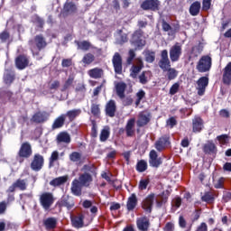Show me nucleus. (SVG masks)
I'll return each instance as SVG.
<instances>
[{"mask_svg": "<svg viewBox=\"0 0 231 231\" xmlns=\"http://www.w3.org/2000/svg\"><path fill=\"white\" fill-rule=\"evenodd\" d=\"M55 203V198L53 197V193L51 192H43L40 196V205H42L44 210H50L51 206Z\"/></svg>", "mask_w": 231, "mask_h": 231, "instance_id": "7", "label": "nucleus"}, {"mask_svg": "<svg viewBox=\"0 0 231 231\" xmlns=\"http://www.w3.org/2000/svg\"><path fill=\"white\" fill-rule=\"evenodd\" d=\"M136 119H134V117L127 120L126 125L125 126L127 138H133V136H134V133H136V130L134 129Z\"/></svg>", "mask_w": 231, "mask_h": 231, "instance_id": "21", "label": "nucleus"}, {"mask_svg": "<svg viewBox=\"0 0 231 231\" xmlns=\"http://www.w3.org/2000/svg\"><path fill=\"white\" fill-rule=\"evenodd\" d=\"M137 228L140 231H147L149 230V226H151V221L147 217H142L137 218L136 220Z\"/></svg>", "mask_w": 231, "mask_h": 231, "instance_id": "22", "label": "nucleus"}, {"mask_svg": "<svg viewBox=\"0 0 231 231\" xmlns=\"http://www.w3.org/2000/svg\"><path fill=\"white\" fill-rule=\"evenodd\" d=\"M161 5L160 0H144L141 4V8L145 12H159Z\"/></svg>", "mask_w": 231, "mask_h": 231, "instance_id": "8", "label": "nucleus"}, {"mask_svg": "<svg viewBox=\"0 0 231 231\" xmlns=\"http://www.w3.org/2000/svg\"><path fill=\"white\" fill-rule=\"evenodd\" d=\"M69 158L71 162L74 163H77V162H80L82 160V153L79 152H72L69 155Z\"/></svg>", "mask_w": 231, "mask_h": 231, "instance_id": "48", "label": "nucleus"}, {"mask_svg": "<svg viewBox=\"0 0 231 231\" xmlns=\"http://www.w3.org/2000/svg\"><path fill=\"white\" fill-rule=\"evenodd\" d=\"M57 160H59V152L53 151L49 158V166L53 167V164L55 162H57Z\"/></svg>", "mask_w": 231, "mask_h": 231, "instance_id": "54", "label": "nucleus"}, {"mask_svg": "<svg viewBox=\"0 0 231 231\" xmlns=\"http://www.w3.org/2000/svg\"><path fill=\"white\" fill-rule=\"evenodd\" d=\"M212 68V57L210 55H203L197 63L196 69L199 73H207Z\"/></svg>", "mask_w": 231, "mask_h": 231, "instance_id": "5", "label": "nucleus"}, {"mask_svg": "<svg viewBox=\"0 0 231 231\" xmlns=\"http://www.w3.org/2000/svg\"><path fill=\"white\" fill-rule=\"evenodd\" d=\"M105 113L106 116L115 118L116 115V101L110 99L105 106Z\"/></svg>", "mask_w": 231, "mask_h": 231, "instance_id": "18", "label": "nucleus"}, {"mask_svg": "<svg viewBox=\"0 0 231 231\" xmlns=\"http://www.w3.org/2000/svg\"><path fill=\"white\" fill-rule=\"evenodd\" d=\"M48 121V113L47 112H36L32 117L31 118V122L34 124H44V122Z\"/></svg>", "mask_w": 231, "mask_h": 231, "instance_id": "23", "label": "nucleus"}, {"mask_svg": "<svg viewBox=\"0 0 231 231\" xmlns=\"http://www.w3.org/2000/svg\"><path fill=\"white\" fill-rule=\"evenodd\" d=\"M178 91H180V83L179 82H176L174 83L171 88H170V91H169V94L170 95H176V93H178Z\"/></svg>", "mask_w": 231, "mask_h": 231, "instance_id": "56", "label": "nucleus"}, {"mask_svg": "<svg viewBox=\"0 0 231 231\" xmlns=\"http://www.w3.org/2000/svg\"><path fill=\"white\" fill-rule=\"evenodd\" d=\"M172 207H175V208H180L181 207V198L176 197L173 199Z\"/></svg>", "mask_w": 231, "mask_h": 231, "instance_id": "64", "label": "nucleus"}, {"mask_svg": "<svg viewBox=\"0 0 231 231\" xmlns=\"http://www.w3.org/2000/svg\"><path fill=\"white\" fill-rule=\"evenodd\" d=\"M63 12L67 15H71V14L77 12V5L73 2H67L63 6Z\"/></svg>", "mask_w": 231, "mask_h": 231, "instance_id": "35", "label": "nucleus"}, {"mask_svg": "<svg viewBox=\"0 0 231 231\" xmlns=\"http://www.w3.org/2000/svg\"><path fill=\"white\" fill-rule=\"evenodd\" d=\"M90 111L93 116H98L100 115V104L93 103Z\"/></svg>", "mask_w": 231, "mask_h": 231, "instance_id": "53", "label": "nucleus"}, {"mask_svg": "<svg viewBox=\"0 0 231 231\" xmlns=\"http://www.w3.org/2000/svg\"><path fill=\"white\" fill-rule=\"evenodd\" d=\"M155 199L156 195L154 193H151L142 201L141 207L146 214L152 213V207L154 206Z\"/></svg>", "mask_w": 231, "mask_h": 231, "instance_id": "10", "label": "nucleus"}, {"mask_svg": "<svg viewBox=\"0 0 231 231\" xmlns=\"http://www.w3.org/2000/svg\"><path fill=\"white\" fill-rule=\"evenodd\" d=\"M143 31L142 29L135 30L131 37L130 42L135 46L138 50L145 46V40L142 39L143 37Z\"/></svg>", "mask_w": 231, "mask_h": 231, "instance_id": "6", "label": "nucleus"}, {"mask_svg": "<svg viewBox=\"0 0 231 231\" xmlns=\"http://www.w3.org/2000/svg\"><path fill=\"white\" fill-rule=\"evenodd\" d=\"M29 46L32 55L39 57L41 51H42V50H46L48 42H46V38L43 34H38L34 36L32 40L29 41Z\"/></svg>", "mask_w": 231, "mask_h": 231, "instance_id": "3", "label": "nucleus"}, {"mask_svg": "<svg viewBox=\"0 0 231 231\" xmlns=\"http://www.w3.org/2000/svg\"><path fill=\"white\" fill-rule=\"evenodd\" d=\"M217 140L219 142L221 145H226L230 142V137L228 134H221L217 136Z\"/></svg>", "mask_w": 231, "mask_h": 231, "instance_id": "49", "label": "nucleus"}, {"mask_svg": "<svg viewBox=\"0 0 231 231\" xmlns=\"http://www.w3.org/2000/svg\"><path fill=\"white\" fill-rule=\"evenodd\" d=\"M81 62L85 64V66H89L90 64H93V62H95V55H93V53L91 52L86 53L83 56Z\"/></svg>", "mask_w": 231, "mask_h": 231, "instance_id": "40", "label": "nucleus"}, {"mask_svg": "<svg viewBox=\"0 0 231 231\" xmlns=\"http://www.w3.org/2000/svg\"><path fill=\"white\" fill-rule=\"evenodd\" d=\"M136 207H138V197L136 193H132L126 201V209L128 212H133Z\"/></svg>", "mask_w": 231, "mask_h": 231, "instance_id": "24", "label": "nucleus"}, {"mask_svg": "<svg viewBox=\"0 0 231 231\" xmlns=\"http://www.w3.org/2000/svg\"><path fill=\"white\" fill-rule=\"evenodd\" d=\"M75 44L78 46V50H82L83 51H88L91 48V42L88 41L79 42L76 41Z\"/></svg>", "mask_w": 231, "mask_h": 231, "instance_id": "45", "label": "nucleus"}, {"mask_svg": "<svg viewBox=\"0 0 231 231\" xmlns=\"http://www.w3.org/2000/svg\"><path fill=\"white\" fill-rule=\"evenodd\" d=\"M16 189H19V190H26L28 189V184L26 183V180L18 179L14 182Z\"/></svg>", "mask_w": 231, "mask_h": 231, "instance_id": "46", "label": "nucleus"}, {"mask_svg": "<svg viewBox=\"0 0 231 231\" xmlns=\"http://www.w3.org/2000/svg\"><path fill=\"white\" fill-rule=\"evenodd\" d=\"M93 183V176L90 173H81L79 179H74L71 183V193L73 196H82V187H89Z\"/></svg>", "mask_w": 231, "mask_h": 231, "instance_id": "1", "label": "nucleus"}, {"mask_svg": "<svg viewBox=\"0 0 231 231\" xmlns=\"http://www.w3.org/2000/svg\"><path fill=\"white\" fill-rule=\"evenodd\" d=\"M83 171H85V172H91L92 174H94L95 172V164H85L83 166Z\"/></svg>", "mask_w": 231, "mask_h": 231, "instance_id": "59", "label": "nucleus"}, {"mask_svg": "<svg viewBox=\"0 0 231 231\" xmlns=\"http://www.w3.org/2000/svg\"><path fill=\"white\" fill-rule=\"evenodd\" d=\"M149 183H151V180L149 178L142 179L139 181V185H138L139 190H145L147 189V187L149 186Z\"/></svg>", "mask_w": 231, "mask_h": 231, "instance_id": "52", "label": "nucleus"}, {"mask_svg": "<svg viewBox=\"0 0 231 231\" xmlns=\"http://www.w3.org/2000/svg\"><path fill=\"white\" fill-rule=\"evenodd\" d=\"M203 130V119L200 116H195L192 119L193 133H201Z\"/></svg>", "mask_w": 231, "mask_h": 231, "instance_id": "29", "label": "nucleus"}, {"mask_svg": "<svg viewBox=\"0 0 231 231\" xmlns=\"http://www.w3.org/2000/svg\"><path fill=\"white\" fill-rule=\"evenodd\" d=\"M182 48L181 43L176 42L173 46L170 49V59L171 62H178L180 60V57H181Z\"/></svg>", "mask_w": 231, "mask_h": 231, "instance_id": "12", "label": "nucleus"}, {"mask_svg": "<svg viewBox=\"0 0 231 231\" xmlns=\"http://www.w3.org/2000/svg\"><path fill=\"white\" fill-rule=\"evenodd\" d=\"M91 132H90V136L91 138H97L98 136V126H97V121L92 120L91 121Z\"/></svg>", "mask_w": 231, "mask_h": 231, "instance_id": "50", "label": "nucleus"}, {"mask_svg": "<svg viewBox=\"0 0 231 231\" xmlns=\"http://www.w3.org/2000/svg\"><path fill=\"white\" fill-rule=\"evenodd\" d=\"M73 82H75V78L73 76H69L68 79L65 81L61 91H67V89H69V88H71V86H73Z\"/></svg>", "mask_w": 231, "mask_h": 231, "instance_id": "47", "label": "nucleus"}, {"mask_svg": "<svg viewBox=\"0 0 231 231\" xmlns=\"http://www.w3.org/2000/svg\"><path fill=\"white\" fill-rule=\"evenodd\" d=\"M162 28L164 32H171V30H172L171 24H169L165 20H162Z\"/></svg>", "mask_w": 231, "mask_h": 231, "instance_id": "63", "label": "nucleus"}, {"mask_svg": "<svg viewBox=\"0 0 231 231\" xmlns=\"http://www.w3.org/2000/svg\"><path fill=\"white\" fill-rule=\"evenodd\" d=\"M30 167L34 172L42 171V167H44V156L41 155V153H35L32 157Z\"/></svg>", "mask_w": 231, "mask_h": 231, "instance_id": "9", "label": "nucleus"}, {"mask_svg": "<svg viewBox=\"0 0 231 231\" xmlns=\"http://www.w3.org/2000/svg\"><path fill=\"white\" fill-rule=\"evenodd\" d=\"M162 157H158V152H156L154 150H152L149 153V164L151 167H155V169H158L160 165H162Z\"/></svg>", "mask_w": 231, "mask_h": 231, "instance_id": "20", "label": "nucleus"}, {"mask_svg": "<svg viewBox=\"0 0 231 231\" xmlns=\"http://www.w3.org/2000/svg\"><path fill=\"white\" fill-rule=\"evenodd\" d=\"M222 82L225 86H230L231 84V61L222 70Z\"/></svg>", "mask_w": 231, "mask_h": 231, "instance_id": "19", "label": "nucleus"}, {"mask_svg": "<svg viewBox=\"0 0 231 231\" xmlns=\"http://www.w3.org/2000/svg\"><path fill=\"white\" fill-rule=\"evenodd\" d=\"M203 152L205 154H216L217 152V146L212 141H208L203 146Z\"/></svg>", "mask_w": 231, "mask_h": 231, "instance_id": "31", "label": "nucleus"}, {"mask_svg": "<svg viewBox=\"0 0 231 231\" xmlns=\"http://www.w3.org/2000/svg\"><path fill=\"white\" fill-rule=\"evenodd\" d=\"M112 64L116 75H122V70L124 69L122 55H120L118 52H116L112 58Z\"/></svg>", "mask_w": 231, "mask_h": 231, "instance_id": "14", "label": "nucleus"}, {"mask_svg": "<svg viewBox=\"0 0 231 231\" xmlns=\"http://www.w3.org/2000/svg\"><path fill=\"white\" fill-rule=\"evenodd\" d=\"M3 79L5 84H13L14 80H15V71L14 69H5Z\"/></svg>", "mask_w": 231, "mask_h": 231, "instance_id": "28", "label": "nucleus"}, {"mask_svg": "<svg viewBox=\"0 0 231 231\" xmlns=\"http://www.w3.org/2000/svg\"><path fill=\"white\" fill-rule=\"evenodd\" d=\"M134 57H136V53L134 50H130L128 52V58L126 60V62L128 65L133 64V60H134Z\"/></svg>", "mask_w": 231, "mask_h": 231, "instance_id": "58", "label": "nucleus"}, {"mask_svg": "<svg viewBox=\"0 0 231 231\" xmlns=\"http://www.w3.org/2000/svg\"><path fill=\"white\" fill-rule=\"evenodd\" d=\"M109 136H111V128L109 126H105L99 134V140L100 142H107L109 140Z\"/></svg>", "mask_w": 231, "mask_h": 231, "instance_id": "36", "label": "nucleus"}, {"mask_svg": "<svg viewBox=\"0 0 231 231\" xmlns=\"http://www.w3.org/2000/svg\"><path fill=\"white\" fill-rule=\"evenodd\" d=\"M121 100H123V105L125 106H133V97L131 96H128L126 97L125 96V97Z\"/></svg>", "mask_w": 231, "mask_h": 231, "instance_id": "62", "label": "nucleus"}, {"mask_svg": "<svg viewBox=\"0 0 231 231\" xmlns=\"http://www.w3.org/2000/svg\"><path fill=\"white\" fill-rule=\"evenodd\" d=\"M135 106H140L143 98H145V90L140 89L136 94Z\"/></svg>", "mask_w": 231, "mask_h": 231, "instance_id": "51", "label": "nucleus"}, {"mask_svg": "<svg viewBox=\"0 0 231 231\" xmlns=\"http://www.w3.org/2000/svg\"><path fill=\"white\" fill-rule=\"evenodd\" d=\"M58 207L60 208L64 207L67 210H71L75 207V200L69 195H63L58 201Z\"/></svg>", "mask_w": 231, "mask_h": 231, "instance_id": "15", "label": "nucleus"}, {"mask_svg": "<svg viewBox=\"0 0 231 231\" xmlns=\"http://www.w3.org/2000/svg\"><path fill=\"white\" fill-rule=\"evenodd\" d=\"M58 143H71V136L68 132H60L56 137Z\"/></svg>", "mask_w": 231, "mask_h": 231, "instance_id": "34", "label": "nucleus"}, {"mask_svg": "<svg viewBox=\"0 0 231 231\" xmlns=\"http://www.w3.org/2000/svg\"><path fill=\"white\" fill-rule=\"evenodd\" d=\"M163 231H174L176 227L173 222H167L162 228Z\"/></svg>", "mask_w": 231, "mask_h": 231, "instance_id": "60", "label": "nucleus"}, {"mask_svg": "<svg viewBox=\"0 0 231 231\" xmlns=\"http://www.w3.org/2000/svg\"><path fill=\"white\" fill-rule=\"evenodd\" d=\"M88 77L90 79H103L104 78V69L96 67L94 69H91L88 71Z\"/></svg>", "mask_w": 231, "mask_h": 231, "instance_id": "30", "label": "nucleus"}, {"mask_svg": "<svg viewBox=\"0 0 231 231\" xmlns=\"http://www.w3.org/2000/svg\"><path fill=\"white\" fill-rule=\"evenodd\" d=\"M143 69V61L142 59L138 60V65H133L130 69V77L132 79H138V74Z\"/></svg>", "mask_w": 231, "mask_h": 231, "instance_id": "26", "label": "nucleus"}, {"mask_svg": "<svg viewBox=\"0 0 231 231\" xmlns=\"http://www.w3.org/2000/svg\"><path fill=\"white\" fill-rule=\"evenodd\" d=\"M147 169H148L147 161L140 160L137 162L135 166V170L137 171V172H145Z\"/></svg>", "mask_w": 231, "mask_h": 231, "instance_id": "44", "label": "nucleus"}, {"mask_svg": "<svg viewBox=\"0 0 231 231\" xmlns=\"http://www.w3.org/2000/svg\"><path fill=\"white\" fill-rule=\"evenodd\" d=\"M197 86L199 97H203V95H205V91H207V88L208 87V77L203 76L199 78L197 81Z\"/></svg>", "mask_w": 231, "mask_h": 231, "instance_id": "16", "label": "nucleus"}, {"mask_svg": "<svg viewBox=\"0 0 231 231\" xmlns=\"http://www.w3.org/2000/svg\"><path fill=\"white\" fill-rule=\"evenodd\" d=\"M71 224L74 228H82L84 226V215L74 217L71 219Z\"/></svg>", "mask_w": 231, "mask_h": 231, "instance_id": "38", "label": "nucleus"}, {"mask_svg": "<svg viewBox=\"0 0 231 231\" xmlns=\"http://www.w3.org/2000/svg\"><path fill=\"white\" fill-rule=\"evenodd\" d=\"M81 113H82V110H80V108H78V109L69 110L67 111L66 114H63V116H65V119L66 118L69 119V122H75L78 116H80Z\"/></svg>", "mask_w": 231, "mask_h": 231, "instance_id": "32", "label": "nucleus"}, {"mask_svg": "<svg viewBox=\"0 0 231 231\" xmlns=\"http://www.w3.org/2000/svg\"><path fill=\"white\" fill-rule=\"evenodd\" d=\"M151 118H152V116H151V112L149 111H142L138 115V118L136 121L137 127H145L151 122Z\"/></svg>", "mask_w": 231, "mask_h": 231, "instance_id": "13", "label": "nucleus"}, {"mask_svg": "<svg viewBox=\"0 0 231 231\" xmlns=\"http://www.w3.org/2000/svg\"><path fill=\"white\" fill-rule=\"evenodd\" d=\"M147 75H149V72L143 71L141 75H139V82L140 84L145 85L147 82H149V79H147Z\"/></svg>", "mask_w": 231, "mask_h": 231, "instance_id": "55", "label": "nucleus"}, {"mask_svg": "<svg viewBox=\"0 0 231 231\" xmlns=\"http://www.w3.org/2000/svg\"><path fill=\"white\" fill-rule=\"evenodd\" d=\"M14 62L17 69H26L30 64V60L26 54H20L15 58Z\"/></svg>", "mask_w": 231, "mask_h": 231, "instance_id": "17", "label": "nucleus"}, {"mask_svg": "<svg viewBox=\"0 0 231 231\" xmlns=\"http://www.w3.org/2000/svg\"><path fill=\"white\" fill-rule=\"evenodd\" d=\"M144 58L149 64H152L156 60V52L150 50L144 51Z\"/></svg>", "mask_w": 231, "mask_h": 231, "instance_id": "42", "label": "nucleus"}, {"mask_svg": "<svg viewBox=\"0 0 231 231\" xmlns=\"http://www.w3.org/2000/svg\"><path fill=\"white\" fill-rule=\"evenodd\" d=\"M125 89H127V84L125 82L120 81L116 84V93L120 100L125 98Z\"/></svg>", "mask_w": 231, "mask_h": 231, "instance_id": "25", "label": "nucleus"}, {"mask_svg": "<svg viewBox=\"0 0 231 231\" xmlns=\"http://www.w3.org/2000/svg\"><path fill=\"white\" fill-rule=\"evenodd\" d=\"M66 124V117L64 114L60 115L58 117L55 118L51 125L52 131H55L57 129H62L64 127V125Z\"/></svg>", "mask_w": 231, "mask_h": 231, "instance_id": "27", "label": "nucleus"}, {"mask_svg": "<svg viewBox=\"0 0 231 231\" xmlns=\"http://www.w3.org/2000/svg\"><path fill=\"white\" fill-rule=\"evenodd\" d=\"M200 10H201V3H199V1L194 2L189 6V14L193 17H196V15H199Z\"/></svg>", "mask_w": 231, "mask_h": 231, "instance_id": "37", "label": "nucleus"}, {"mask_svg": "<svg viewBox=\"0 0 231 231\" xmlns=\"http://www.w3.org/2000/svg\"><path fill=\"white\" fill-rule=\"evenodd\" d=\"M68 181V177L67 176H61L53 179L52 180L50 181L51 187H60V185H64Z\"/></svg>", "mask_w": 231, "mask_h": 231, "instance_id": "39", "label": "nucleus"}, {"mask_svg": "<svg viewBox=\"0 0 231 231\" xmlns=\"http://www.w3.org/2000/svg\"><path fill=\"white\" fill-rule=\"evenodd\" d=\"M169 145H171V135L169 134L162 135L154 143V147L158 152L165 151Z\"/></svg>", "mask_w": 231, "mask_h": 231, "instance_id": "11", "label": "nucleus"}, {"mask_svg": "<svg viewBox=\"0 0 231 231\" xmlns=\"http://www.w3.org/2000/svg\"><path fill=\"white\" fill-rule=\"evenodd\" d=\"M8 39H10V32H8V31H4L0 33V41H2V42H6Z\"/></svg>", "mask_w": 231, "mask_h": 231, "instance_id": "61", "label": "nucleus"}, {"mask_svg": "<svg viewBox=\"0 0 231 231\" xmlns=\"http://www.w3.org/2000/svg\"><path fill=\"white\" fill-rule=\"evenodd\" d=\"M159 68L162 71H166V79L167 80H174L178 78L179 72L176 69L171 67V60H169V51L167 50H163L161 51V59L158 62Z\"/></svg>", "mask_w": 231, "mask_h": 231, "instance_id": "2", "label": "nucleus"}, {"mask_svg": "<svg viewBox=\"0 0 231 231\" xmlns=\"http://www.w3.org/2000/svg\"><path fill=\"white\" fill-rule=\"evenodd\" d=\"M43 226L46 230H55L57 228V218L48 217L43 220Z\"/></svg>", "mask_w": 231, "mask_h": 231, "instance_id": "33", "label": "nucleus"}, {"mask_svg": "<svg viewBox=\"0 0 231 231\" xmlns=\"http://www.w3.org/2000/svg\"><path fill=\"white\" fill-rule=\"evenodd\" d=\"M203 48V43L199 42L198 45H195L191 48L190 55H192V57H198L199 55H201Z\"/></svg>", "mask_w": 231, "mask_h": 231, "instance_id": "43", "label": "nucleus"}, {"mask_svg": "<svg viewBox=\"0 0 231 231\" xmlns=\"http://www.w3.org/2000/svg\"><path fill=\"white\" fill-rule=\"evenodd\" d=\"M201 201H204V203H214L216 201V197H214V193L210 191H206L204 195L201 197Z\"/></svg>", "mask_w": 231, "mask_h": 231, "instance_id": "41", "label": "nucleus"}, {"mask_svg": "<svg viewBox=\"0 0 231 231\" xmlns=\"http://www.w3.org/2000/svg\"><path fill=\"white\" fill-rule=\"evenodd\" d=\"M70 66H73V60L71 58L63 59L61 60V67L62 68H70Z\"/></svg>", "mask_w": 231, "mask_h": 231, "instance_id": "57", "label": "nucleus"}, {"mask_svg": "<svg viewBox=\"0 0 231 231\" xmlns=\"http://www.w3.org/2000/svg\"><path fill=\"white\" fill-rule=\"evenodd\" d=\"M32 154H33L32 144L29 142H24L20 146V149L17 152L16 160L19 162V163H23L24 160H28V158H31Z\"/></svg>", "mask_w": 231, "mask_h": 231, "instance_id": "4", "label": "nucleus"}]
</instances>
